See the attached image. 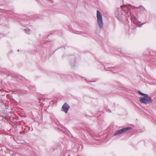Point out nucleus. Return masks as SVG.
I'll return each mask as SVG.
<instances>
[{
  "label": "nucleus",
  "instance_id": "0eeeda50",
  "mask_svg": "<svg viewBox=\"0 0 156 156\" xmlns=\"http://www.w3.org/2000/svg\"><path fill=\"white\" fill-rule=\"evenodd\" d=\"M138 8L140 9V10L141 11L142 13L144 12L145 10H146L145 8L142 6H139V8Z\"/></svg>",
  "mask_w": 156,
  "mask_h": 156
},
{
  "label": "nucleus",
  "instance_id": "f03ea898",
  "mask_svg": "<svg viewBox=\"0 0 156 156\" xmlns=\"http://www.w3.org/2000/svg\"><path fill=\"white\" fill-rule=\"evenodd\" d=\"M144 96V97L140 98V101L141 103L147 104L152 102L151 98L148 94H146Z\"/></svg>",
  "mask_w": 156,
  "mask_h": 156
},
{
  "label": "nucleus",
  "instance_id": "6e6552de",
  "mask_svg": "<svg viewBox=\"0 0 156 156\" xmlns=\"http://www.w3.org/2000/svg\"><path fill=\"white\" fill-rule=\"evenodd\" d=\"M24 31L25 33L28 34H29L30 33V30L29 29H26L24 30Z\"/></svg>",
  "mask_w": 156,
  "mask_h": 156
},
{
  "label": "nucleus",
  "instance_id": "f257e3e1",
  "mask_svg": "<svg viewBox=\"0 0 156 156\" xmlns=\"http://www.w3.org/2000/svg\"><path fill=\"white\" fill-rule=\"evenodd\" d=\"M121 9L124 11V12L125 13L128 15H130L131 20L132 22H133L134 24L136 25L139 27H141L142 25V24H141L140 22L138 21L136 18V17L134 16L133 14L130 12L127 11V7L126 5H124L123 6L122 5L121 6Z\"/></svg>",
  "mask_w": 156,
  "mask_h": 156
},
{
  "label": "nucleus",
  "instance_id": "9d476101",
  "mask_svg": "<svg viewBox=\"0 0 156 156\" xmlns=\"http://www.w3.org/2000/svg\"><path fill=\"white\" fill-rule=\"evenodd\" d=\"M18 51H19V49L18 50Z\"/></svg>",
  "mask_w": 156,
  "mask_h": 156
},
{
  "label": "nucleus",
  "instance_id": "20e7f679",
  "mask_svg": "<svg viewBox=\"0 0 156 156\" xmlns=\"http://www.w3.org/2000/svg\"><path fill=\"white\" fill-rule=\"evenodd\" d=\"M131 129L132 128L131 127H125L117 131L116 132L114 133V136H116L122 133H125Z\"/></svg>",
  "mask_w": 156,
  "mask_h": 156
},
{
  "label": "nucleus",
  "instance_id": "1a4fd4ad",
  "mask_svg": "<svg viewBox=\"0 0 156 156\" xmlns=\"http://www.w3.org/2000/svg\"><path fill=\"white\" fill-rule=\"evenodd\" d=\"M138 92L139 93V94H140L142 95L143 96H144L146 94L143 93L141 92L139 90H138Z\"/></svg>",
  "mask_w": 156,
  "mask_h": 156
},
{
  "label": "nucleus",
  "instance_id": "7ed1b4c3",
  "mask_svg": "<svg viewBox=\"0 0 156 156\" xmlns=\"http://www.w3.org/2000/svg\"><path fill=\"white\" fill-rule=\"evenodd\" d=\"M97 17L98 25L100 28H102L103 26L102 15L101 12L98 10L97 11Z\"/></svg>",
  "mask_w": 156,
  "mask_h": 156
},
{
  "label": "nucleus",
  "instance_id": "39448f33",
  "mask_svg": "<svg viewBox=\"0 0 156 156\" xmlns=\"http://www.w3.org/2000/svg\"><path fill=\"white\" fill-rule=\"evenodd\" d=\"M115 16L117 19L120 21H121L123 19L124 16L121 14V12H120L119 11H117L115 13Z\"/></svg>",
  "mask_w": 156,
  "mask_h": 156
},
{
  "label": "nucleus",
  "instance_id": "423d86ee",
  "mask_svg": "<svg viewBox=\"0 0 156 156\" xmlns=\"http://www.w3.org/2000/svg\"><path fill=\"white\" fill-rule=\"evenodd\" d=\"M70 106L66 103H65L62 107V111H64L66 113L68 112Z\"/></svg>",
  "mask_w": 156,
  "mask_h": 156
}]
</instances>
